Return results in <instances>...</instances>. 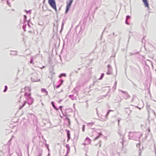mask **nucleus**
<instances>
[{"mask_svg":"<svg viewBox=\"0 0 156 156\" xmlns=\"http://www.w3.org/2000/svg\"><path fill=\"white\" fill-rule=\"evenodd\" d=\"M48 3L50 6L55 11H57V8L55 1L54 0H48Z\"/></svg>","mask_w":156,"mask_h":156,"instance_id":"f257e3e1","label":"nucleus"},{"mask_svg":"<svg viewBox=\"0 0 156 156\" xmlns=\"http://www.w3.org/2000/svg\"><path fill=\"white\" fill-rule=\"evenodd\" d=\"M73 2V0H70L69 3L66 6V13H67L68 11L69 10V9L70 8V6L71 5L72 3Z\"/></svg>","mask_w":156,"mask_h":156,"instance_id":"f03ea898","label":"nucleus"},{"mask_svg":"<svg viewBox=\"0 0 156 156\" xmlns=\"http://www.w3.org/2000/svg\"><path fill=\"white\" fill-rule=\"evenodd\" d=\"M143 2L144 3L145 6L146 7L149 8V4L147 0H142Z\"/></svg>","mask_w":156,"mask_h":156,"instance_id":"7ed1b4c3","label":"nucleus"},{"mask_svg":"<svg viewBox=\"0 0 156 156\" xmlns=\"http://www.w3.org/2000/svg\"><path fill=\"white\" fill-rule=\"evenodd\" d=\"M7 90V87L6 86H5V89L4 90V92H5Z\"/></svg>","mask_w":156,"mask_h":156,"instance_id":"20e7f679","label":"nucleus"},{"mask_svg":"<svg viewBox=\"0 0 156 156\" xmlns=\"http://www.w3.org/2000/svg\"><path fill=\"white\" fill-rule=\"evenodd\" d=\"M51 104H52V105L53 106V107H54V108H55V105H54V103L53 102H51Z\"/></svg>","mask_w":156,"mask_h":156,"instance_id":"39448f33","label":"nucleus"},{"mask_svg":"<svg viewBox=\"0 0 156 156\" xmlns=\"http://www.w3.org/2000/svg\"><path fill=\"white\" fill-rule=\"evenodd\" d=\"M25 104H26V103H25H25H24L23 104V105H22V107H24V105H25Z\"/></svg>","mask_w":156,"mask_h":156,"instance_id":"423d86ee","label":"nucleus"},{"mask_svg":"<svg viewBox=\"0 0 156 156\" xmlns=\"http://www.w3.org/2000/svg\"><path fill=\"white\" fill-rule=\"evenodd\" d=\"M67 136H68V137H69V133H67Z\"/></svg>","mask_w":156,"mask_h":156,"instance_id":"0eeeda50","label":"nucleus"},{"mask_svg":"<svg viewBox=\"0 0 156 156\" xmlns=\"http://www.w3.org/2000/svg\"><path fill=\"white\" fill-rule=\"evenodd\" d=\"M42 90L43 91H45V89H42Z\"/></svg>","mask_w":156,"mask_h":156,"instance_id":"6e6552de","label":"nucleus"},{"mask_svg":"<svg viewBox=\"0 0 156 156\" xmlns=\"http://www.w3.org/2000/svg\"><path fill=\"white\" fill-rule=\"evenodd\" d=\"M103 75H104V74H102L101 75V77H103Z\"/></svg>","mask_w":156,"mask_h":156,"instance_id":"1a4fd4ad","label":"nucleus"},{"mask_svg":"<svg viewBox=\"0 0 156 156\" xmlns=\"http://www.w3.org/2000/svg\"><path fill=\"white\" fill-rule=\"evenodd\" d=\"M40 81V79H39V80L38 81Z\"/></svg>","mask_w":156,"mask_h":156,"instance_id":"9d476101","label":"nucleus"}]
</instances>
